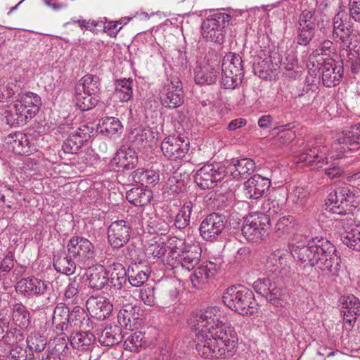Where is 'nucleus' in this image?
Masks as SVG:
<instances>
[{"label": "nucleus", "mask_w": 360, "mask_h": 360, "mask_svg": "<svg viewBox=\"0 0 360 360\" xmlns=\"http://www.w3.org/2000/svg\"><path fill=\"white\" fill-rule=\"evenodd\" d=\"M15 104L13 108L9 110H4L1 113V120L11 127H18L25 125L30 118L27 115Z\"/></svg>", "instance_id": "obj_29"}, {"label": "nucleus", "mask_w": 360, "mask_h": 360, "mask_svg": "<svg viewBox=\"0 0 360 360\" xmlns=\"http://www.w3.org/2000/svg\"><path fill=\"white\" fill-rule=\"evenodd\" d=\"M266 268L271 273L272 278L278 281L289 278L292 273L289 261L282 255L278 258L276 255L270 257L266 261Z\"/></svg>", "instance_id": "obj_20"}, {"label": "nucleus", "mask_w": 360, "mask_h": 360, "mask_svg": "<svg viewBox=\"0 0 360 360\" xmlns=\"http://www.w3.org/2000/svg\"><path fill=\"white\" fill-rule=\"evenodd\" d=\"M150 233L166 234L169 230V224L161 218H150L148 224Z\"/></svg>", "instance_id": "obj_54"}, {"label": "nucleus", "mask_w": 360, "mask_h": 360, "mask_svg": "<svg viewBox=\"0 0 360 360\" xmlns=\"http://www.w3.org/2000/svg\"><path fill=\"white\" fill-rule=\"evenodd\" d=\"M193 206L191 201L185 202L176 214L172 226L181 231L185 230L190 225Z\"/></svg>", "instance_id": "obj_37"}, {"label": "nucleus", "mask_w": 360, "mask_h": 360, "mask_svg": "<svg viewBox=\"0 0 360 360\" xmlns=\"http://www.w3.org/2000/svg\"><path fill=\"white\" fill-rule=\"evenodd\" d=\"M153 138V131L150 128L141 129L134 136V145L137 147H142L143 142H148L149 139Z\"/></svg>", "instance_id": "obj_61"}, {"label": "nucleus", "mask_w": 360, "mask_h": 360, "mask_svg": "<svg viewBox=\"0 0 360 360\" xmlns=\"http://www.w3.org/2000/svg\"><path fill=\"white\" fill-rule=\"evenodd\" d=\"M153 191L147 186L133 187L126 192V199L136 207H142L150 202Z\"/></svg>", "instance_id": "obj_30"}, {"label": "nucleus", "mask_w": 360, "mask_h": 360, "mask_svg": "<svg viewBox=\"0 0 360 360\" xmlns=\"http://www.w3.org/2000/svg\"><path fill=\"white\" fill-rule=\"evenodd\" d=\"M20 103L16 105L24 112V114L27 115L30 118H33L39 110L41 105V97L36 93L27 91L19 94Z\"/></svg>", "instance_id": "obj_25"}, {"label": "nucleus", "mask_w": 360, "mask_h": 360, "mask_svg": "<svg viewBox=\"0 0 360 360\" xmlns=\"http://www.w3.org/2000/svg\"><path fill=\"white\" fill-rule=\"evenodd\" d=\"M221 56V54L214 50L209 51L207 57L208 60H211V63L200 67V70L195 72V81L197 84L202 86L215 83L219 72V64Z\"/></svg>", "instance_id": "obj_16"}, {"label": "nucleus", "mask_w": 360, "mask_h": 360, "mask_svg": "<svg viewBox=\"0 0 360 360\" xmlns=\"http://www.w3.org/2000/svg\"><path fill=\"white\" fill-rule=\"evenodd\" d=\"M269 57L263 58L261 56L254 57L252 63V71L255 75L261 78H264L268 75V71L271 70Z\"/></svg>", "instance_id": "obj_50"}, {"label": "nucleus", "mask_w": 360, "mask_h": 360, "mask_svg": "<svg viewBox=\"0 0 360 360\" xmlns=\"http://www.w3.org/2000/svg\"><path fill=\"white\" fill-rule=\"evenodd\" d=\"M149 274L148 266L135 263L128 268L127 281L132 286L139 287L148 280Z\"/></svg>", "instance_id": "obj_35"}, {"label": "nucleus", "mask_w": 360, "mask_h": 360, "mask_svg": "<svg viewBox=\"0 0 360 360\" xmlns=\"http://www.w3.org/2000/svg\"><path fill=\"white\" fill-rule=\"evenodd\" d=\"M341 303L343 320L353 327L357 316L360 315V300L354 295H348L341 297Z\"/></svg>", "instance_id": "obj_24"}, {"label": "nucleus", "mask_w": 360, "mask_h": 360, "mask_svg": "<svg viewBox=\"0 0 360 360\" xmlns=\"http://www.w3.org/2000/svg\"><path fill=\"white\" fill-rule=\"evenodd\" d=\"M77 25L82 30H88L94 34H98L101 32V30L98 27H101V21L99 20L94 19H70L66 25Z\"/></svg>", "instance_id": "obj_49"}, {"label": "nucleus", "mask_w": 360, "mask_h": 360, "mask_svg": "<svg viewBox=\"0 0 360 360\" xmlns=\"http://www.w3.org/2000/svg\"><path fill=\"white\" fill-rule=\"evenodd\" d=\"M139 310V309L131 303L123 304L122 308L117 314L118 323L122 326L127 327L128 324L131 323V319L134 321L138 319L136 315H138L137 311Z\"/></svg>", "instance_id": "obj_45"}, {"label": "nucleus", "mask_w": 360, "mask_h": 360, "mask_svg": "<svg viewBox=\"0 0 360 360\" xmlns=\"http://www.w3.org/2000/svg\"><path fill=\"white\" fill-rule=\"evenodd\" d=\"M53 344V347L50 348V346H49V350L51 351V354L61 357L63 359L69 352L67 341L64 338H58L54 340Z\"/></svg>", "instance_id": "obj_55"}, {"label": "nucleus", "mask_w": 360, "mask_h": 360, "mask_svg": "<svg viewBox=\"0 0 360 360\" xmlns=\"http://www.w3.org/2000/svg\"><path fill=\"white\" fill-rule=\"evenodd\" d=\"M181 172L179 168L172 176H170L166 183L165 190L169 195H179L186 191V183L181 179Z\"/></svg>", "instance_id": "obj_41"}, {"label": "nucleus", "mask_w": 360, "mask_h": 360, "mask_svg": "<svg viewBox=\"0 0 360 360\" xmlns=\"http://www.w3.org/2000/svg\"><path fill=\"white\" fill-rule=\"evenodd\" d=\"M317 21L314 11L304 10L302 12L297 27V41L299 45L305 46L309 44L314 38Z\"/></svg>", "instance_id": "obj_13"}, {"label": "nucleus", "mask_w": 360, "mask_h": 360, "mask_svg": "<svg viewBox=\"0 0 360 360\" xmlns=\"http://www.w3.org/2000/svg\"><path fill=\"white\" fill-rule=\"evenodd\" d=\"M354 193L349 186H340L329 193L326 200V210L338 216L352 215V203Z\"/></svg>", "instance_id": "obj_5"}, {"label": "nucleus", "mask_w": 360, "mask_h": 360, "mask_svg": "<svg viewBox=\"0 0 360 360\" xmlns=\"http://www.w3.org/2000/svg\"><path fill=\"white\" fill-rule=\"evenodd\" d=\"M198 342L196 350L199 355L205 359L226 358L231 355L232 350L236 346L234 337L228 336L226 340H221L217 337H211L210 334L205 333H196Z\"/></svg>", "instance_id": "obj_3"}, {"label": "nucleus", "mask_w": 360, "mask_h": 360, "mask_svg": "<svg viewBox=\"0 0 360 360\" xmlns=\"http://www.w3.org/2000/svg\"><path fill=\"white\" fill-rule=\"evenodd\" d=\"M12 319L15 325L26 329L31 323L30 313L21 302L16 303L13 307Z\"/></svg>", "instance_id": "obj_40"}, {"label": "nucleus", "mask_w": 360, "mask_h": 360, "mask_svg": "<svg viewBox=\"0 0 360 360\" xmlns=\"http://www.w3.org/2000/svg\"><path fill=\"white\" fill-rule=\"evenodd\" d=\"M290 250L293 258L301 262L302 269L315 266L324 276L338 275L341 258L335 247L326 238H312L307 244L292 243Z\"/></svg>", "instance_id": "obj_1"}, {"label": "nucleus", "mask_w": 360, "mask_h": 360, "mask_svg": "<svg viewBox=\"0 0 360 360\" xmlns=\"http://www.w3.org/2000/svg\"><path fill=\"white\" fill-rule=\"evenodd\" d=\"M259 208L261 210L258 209L254 212L257 214V219L249 221V241L253 243L260 242L267 237L269 217L281 211L278 202L274 200H267L266 203H262Z\"/></svg>", "instance_id": "obj_4"}, {"label": "nucleus", "mask_w": 360, "mask_h": 360, "mask_svg": "<svg viewBox=\"0 0 360 360\" xmlns=\"http://www.w3.org/2000/svg\"><path fill=\"white\" fill-rule=\"evenodd\" d=\"M70 282L65 288L64 295L68 299H71L77 295L82 288V279L77 276L70 278Z\"/></svg>", "instance_id": "obj_58"}, {"label": "nucleus", "mask_w": 360, "mask_h": 360, "mask_svg": "<svg viewBox=\"0 0 360 360\" xmlns=\"http://www.w3.org/2000/svg\"><path fill=\"white\" fill-rule=\"evenodd\" d=\"M307 196V191L300 186L296 187L291 194L293 202L299 206H303L305 204Z\"/></svg>", "instance_id": "obj_64"}, {"label": "nucleus", "mask_w": 360, "mask_h": 360, "mask_svg": "<svg viewBox=\"0 0 360 360\" xmlns=\"http://www.w3.org/2000/svg\"><path fill=\"white\" fill-rule=\"evenodd\" d=\"M189 146L188 139L178 134L166 137L161 143V150L166 158L176 160L186 155L189 150Z\"/></svg>", "instance_id": "obj_14"}, {"label": "nucleus", "mask_w": 360, "mask_h": 360, "mask_svg": "<svg viewBox=\"0 0 360 360\" xmlns=\"http://www.w3.org/2000/svg\"><path fill=\"white\" fill-rule=\"evenodd\" d=\"M226 224V220L224 215L212 212L200 223V235L206 241H214L222 233Z\"/></svg>", "instance_id": "obj_15"}, {"label": "nucleus", "mask_w": 360, "mask_h": 360, "mask_svg": "<svg viewBox=\"0 0 360 360\" xmlns=\"http://www.w3.org/2000/svg\"><path fill=\"white\" fill-rule=\"evenodd\" d=\"M107 274L103 266L90 269L88 276L89 288L100 290L108 284Z\"/></svg>", "instance_id": "obj_39"}, {"label": "nucleus", "mask_w": 360, "mask_h": 360, "mask_svg": "<svg viewBox=\"0 0 360 360\" xmlns=\"http://www.w3.org/2000/svg\"><path fill=\"white\" fill-rule=\"evenodd\" d=\"M221 72H224L229 75H234V77L243 79L245 70L243 68V61L239 55L236 53H226L222 59L221 66Z\"/></svg>", "instance_id": "obj_26"}, {"label": "nucleus", "mask_w": 360, "mask_h": 360, "mask_svg": "<svg viewBox=\"0 0 360 360\" xmlns=\"http://www.w3.org/2000/svg\"><path fill=\"white\" fill-rule=\"evenodd\" d=\"M70 344L74 349L81 352H88L93 349L96 337L88 330H82L70 336Z\"/></svg>", "instance_id": "obj_28"}, {"label": "nucleus", "mask_w": 360, "mask_h": 360, "mask_svg": "<svg viewBox=\"0 0 360 360\" xmlns=\"http://www.w3.org/2000/svg\"><path fill=\"white\" fill-rule=\"evenodd\" d=\"M222 319L220 308L209 307L193 312L188 319V324L196 333L210 334L211 337H217L226 340L228 336H232L227 333V326Z\"/></svg>", "instance_id": "obj_2"}, {"label": "nucleus", "mask_w": 360, "mask_h": 360, "mask_svg": "<svg viewBox=\"0 0 360 360\" xmlns=\"http://www.w3.org/2000/svg\"><path fill=\"white\" fill-rule=\"evenodd\" d=\"M234 166L235 170L232 172L233 177L246 179L248 177V160L246 158L239 160Z\"/></svg>", "instance_id": "obj_62"}, {"label": "nucleus", "mask_w": 360, "mask_h": 360, "mask_svg": "<svg viewBox=\"0 0 360 360\" xmlns=\"http://www.w3.org/2000/svg\"><path fill=\"white\" fill-rule=\"evenodd\" d=\"M360 148V127H353L339 134L331 144L330 154L335 159L342 158L347 151Z\"/></svg>", "instance_id": "obj_8"}, {"label": "nucleus", "mask_w": 360, "mask_h": 360, "mask_svg": "<svg viewBox=\"0 0 360 360\" xmlns=\"http://www.w3.org/2000/svg\"><path fill=\"white\" fill-rule=\"evenodd\" d=\"M138 162V156L134 149L127 146H122L111 160L112 165H115L118 169L125 170L134 169Z\"/></svg>", "instance_id": "obj_23"}, {"label": "nucleus", "mask_w": 360, "mask_h": 360, "mask_svg": "<svg viewBox=\"0 0 360 360\" xmlns=\"http://www.w3.org/2000/svg\"><path fill=\"white\" fill-rule=\"evenodd\" d=\"M172 255L171 262H168L172 269L181 267L190 271L199 263L201 250L198 245L185 244L179 251L174 252Z\"/></svg>", "instance_id": "obj_10"}, {"label": "nucleus", "mask_w": 360, "mask_h": 360, "mask_svg": "<svg viewBox=\"0 0 360 360\" xmlns=\"http://www.w3.org/2000/svg\"><path fill=\"white\" fill-rule=\"evenodd\" d=\"M131 226L124 220H117L108 228V241L113 249L123 247L130 238Z\"/></svg>", "instance_id": "obj_19"}, {"label": "nucleus", "mask_w": 360, "mask_h": 360, "mask_svg": "<svg viewBox=\"0 0 360 360\" xmlns=\"http://www.w3.org/2000/svg\"><path fill=\"white\" fill-rule=\"evenodd\" d=\"M10 355L13 360H35L33 352H30L27 347L20 345L13 346L10 351Z\"/></svg>", "instance_id": "obj_56"}, {"label": "nucleus", "mask_w": 360, "mask_h": 360, "mask_svg": "<svg viewBox=\"0 0 360 360\" xmlns=\"http://www.w3.org/2000/svg\"><path fill=\"white\" fill-rule=\"evenodd\" d=\"M270 184L268 178L263 177L259 174H255L249 178V199L261 198L265 191L269 190Z\"/></svg>", "instance_id": "obj_33"}, {"label": "nucleus", "mask_w": 360, "mask_h": 360, "mask_svg": "<svg viewBox=\"0 0 360 360\" xmlns=\"http://www.w3.org/2000/svg\"><path fill=\"white\" fill-rule=\"evenodd\" d=\"M70 326L78 327L82 330H91L94 328V322L84 308L75 306L70 311Z\"/></svg>", "instance_id": "obj_32"}, {"label": "nucleus", "mask_w": 360, "mask_h": 360, "mask_svg": "<svg viewBox=\"0 0 360 360\" xmlns=\"http://www.w3.org/2000/svg\"><path fill=\"white\" fill-rule=\"evenodd\" d=\"M49 283L46 281L34 276H28L18 281L15 289L18 294L29 298L44 295L49 290Z\"/></svg>", "instance_id": "obj_18"}, {"label": "nucleus", "mask_w": 360, "mask_h": 360, "mask_svg": "<svg viewBox=\"0 0 360 360\" xmlns=\"http://www.w3.org/2000/svg\"><path fill=\"white\" fill-rule=\"evenodd\" d=\"M344 72L342 63L334 60L325 61L322 66V82L326 87L339 84Z\"/></svg>", "instance_id": "obj_22"}, {"label": "nucleus", "mask_w": 360, "mask_h": 360, "mask_svg": "<svg viewBox=\"0 0 360 360\" xmlns=\"http://www.w3.org/2000/svg\"><path fill=\"white\" fill-rule=\"evenodd\" d=\"M75 89L77 91L100 96L102 91L101 79L97 75L87 74L82 77Z\"/></svg>", "instance_id": "obj_34"}, {"label": "nucleus", "mask_w": 360, "mask_h": 360, "mask_svg": "<svg viewBox=\"0 0 360 360\" xmlns=\"http://www.w3.org/2000/svg\"><path fill=\"white\" fill-rule=\"evenodd\" d=\"M101 27H98L101 30V32L107 33L108 35L110 37L115 38L120 30L122 28V27H120L118 30H115L118 25V22L108 20L106 18H103V20H101Z\"/></svg>", "instance_id": "obj_60"}, {"label": "nucleus", "mask_w": 360, "mask_h": 360, "mask_svg": "<svg viewBox=\"0 0 360 360\" xmlns=\"http://www.w3.org/2000/svg\"><path fill=\"white\" fill-rule=\"evenodd\" d=\"M12 140L10 144L15 153L20 155H29L30 150V142L29 136L22 132H15L8 136Z\"/></svg>", "instance_id": "obj_36"}, {"label": "nucleus", "mask_w": 360, "mask_h": 360, "mask_svg": "<svg viewBox=\"0 0 360 360\" xmlns=\"http://www.w3.org/2000/svg\"><path fill=\"white\" fill-rule=\"evenodd\" d=\"M70 311L68 306L59 303L54 309L52 322L57 331L63 332L70 326Z\"/></svg>", "instance_id": "obj_31"}, {"label": "nucleus", "mask_w": 360, "mask_h": 360, "mask_svg": "<svg viewBox=\"0 0 360 360\" xmlns=\"http://www.w3.org/2000/svg\"><path fill=\"white\" fill-rule=\"evenodd\" d=\"M146 343L145 333L141 331H136L131 333L125 340L123 347L125 350L132 352H137L139 349Z\"/></svg>", "instance_id": "obj_47"}, {"label": "nucleus", "mask_w": 360, "mask_h": 360, "mask_svg": "<svg viewBox=\"0 0 360 360\" xmlns=\"http://www.w3.org/2000/svg\"><path fill=\"white\" fill-rule=\"evenodd\" d=\"M105 269L110 287L121 289L126 284L128 271L122 264L114 262Z\"/></svg>", "instance_id": "obj_27"}, {"label": "nucleus", "mask_w": 360, "mask_h": 360, "mask_svg": "<svg viewBox=\"0 0 360 360\" xmlns=\"http://www.w3.org/2000/svg\"><path fill=\"white\" fill-rule=\"evenodd\" d=\"M326 159L325 151L320 150L317 147L309 148L297 157L298 162L308 163H324L327 162Z\"/></svg>", "instance_id": "obj_46"}, {"label": "nucleus", "mask_w": 360, "mask_h": 360, "mask_svg": "<svg viewBox=\"0 0 360 360\" xmlns=\"http://www.w3.org/2000/svg\"><path fill=\"white\" fill-rule=\"evenodd\" d=\"M227 174L226 167L221 162L207 164L200 168L194 175V181L202 189H211L221 181Z\"/></svg>", "instance_id": "obj_9"}, {"label": "nucleus", "mask_w": 360, "mask_h": 360, "mask_svg": "<svg viewBox=\"0 0 360 360\" xmlns=\"http://www.w3.org/2000/svg\"><path fill=\"white\" fill-rule=\"evenodd\" d=\"M213 274L211 273L210 269L207 266H201L194 270L193 273L191 275V281L195 286L196 281L198 283H205Z\"/></svg>", "instance_id": "obj_57"}, {"label": "nucleus", "mask_w": 360, "mask_h": 360, "mask_svg": "<svg viewBox=\"0 0 360 360\" xmlns=\"http://www.w3.org/2000/svg\"><path fill=\"white\" fill-rule=\"evenodd\" d=\"M86 307L91 317L98 321L109 318L113 309L112 304L103 297H90L86 301Z\"/></svg>", "instance_id": "obj_21"}, {"label": "nucleus", "mask_w": 360, "mask_h": 360, "mask_svg": "<svg viewBox=\"0 0 360 360\" xmlns=\"http://www.w3.org/2000/svg\"><path fill=\"white\" fill-rule=\"evenodd\" d=\"M223 302L238 314L248 315V288L243 285L228 288L222 297Z\"/></svg>", "instance_id": "obj_12"}, {"label": "nucleus", "mask_w": 360, "mask_h": 360, "mask_svg": "<svg viewBox=\"0 0 360 360\" xmlns=\"http://www.w3.org/2000/svg\"><path fill=\"white\" fill-rule=\"evenodd\" d=\"M98 126L100 127L101 132L105 131L109 135L121 134L123 131V126L120 121L119 119L114 117L101 118L99 120Z\"/></svg>", "instance_id": "obj_44"}, {"label": "nucleus", "mask_w": 360, "mask_h": 360, "mask_svg": "<svg viewBox=\"0 0 360 360\" xmlns=\"http://www.w3.org/2000/svg\"><path fill=\"white\" fill-rule=\"evenodd\" d=\"M231 15L225 13H217L203 20L202 35L206 41L222 44L225 40V23L229 22Z\"/></svg>", "instance_id": "obj_7"}, {"label": "nucleus", "mask_w": 360, "mask_h": 360, "mask_svg": "<svg viewBox=\"0 0 360 360\" xmlns=\"http://www.w3.org/2000/svg\"><path fill=\"white\" fill-rule=\"evenodd\" d=\"M294 219L292 217L284 216L278 219L276 224L275 231L278 237L289 234L294 229Z\"/></svg>", "instance_id": "obj_52"}, {"label": "nucleus", "mask_w": 360, "mask_h": 360, "mask_svg": "<svg viewBox=\"0 0 360 360\" xmlns=\"http://www.w3.org/2000/svg\"><path fill=\"white\" fill-rule=\"evenodd\" d=\"M160 99L162 105L169 109L176 108L184 103V92L179 77L167 79L160 91Z\"/></svg>", "instance_id": "obj_11"}, {"label": "nucleus", "mask_w": 360, "mask_h": 360, "mask_svg": "<svg viewBox=\"0 0 360 360\" xmlns=\"http://www.w3.org/2000/svg\"><path fill=\"white\" fill-rule=\"evenodd\" d=\"M100 96L77 91L75 89V101L76 105L82 110L86 111L94 108L98 103Z\"/></svg>", "instance_id": "obj_43"}, {"label": "nucleus", "mask_w": 360, "mask_h": 360, "mask_svg": "<svg viewBox=\"0 0 360 360\" xmlns=\"http://www.w3.org/2000/svg\"><path fill=\"white\" fill-rule=\"evenodd\" d=\"M335 220H340L345 233L342 236L341 240L350 249L360 251V222L356 223L353 215L348 214L344 219L335 217Z\"/></svg>", "instance_id": "obj_17"}, {"label": "nucleus", "mask_w": 360, "mask_h": 360, "mask_svg": "<svg viewBox=\"0 0 360 360\" xmlns=\"http://www.w3.org/2000/svg\"><path fill=\"white\" fill-rule=\"evenodd\" d=\"M281 288L277 287L274 283H271L269 290H268L265 297L274 306L280 307L283 304V301L281 299Z\"/></svg>", "instance_id": "obj_59"}, {"label": "nucleus", "mask_w": 360, "mask_h": 360, "mask_svg": "<svg viewBox=\"0 0 360 360\" xmlns=\"http://www.w3.org/2000/svg\"><path fill=\"white\" fill-rule=\"evenodd\" d=\"M271 281L270 278H263L258 279L257 281L254 282L252 284V288L259 295L265 297L268 290H269V287H271Z\"/></svg>", "instance_id": "obj_63"}, {"label": "nucleus", "mask_w": 360, "mask_h": 360, "mask_svg": "<svg viewBox=\"0 0 360 360\" xmlns=\"http://www.w3.org/2000/svg\"><path fill=\"white\" fill-rule=\"evenodd\" d=\"M27 345L30 352L34 351L37 353L42 352L46 345V338L37 334L32 335L27 338Z\"/></svg>", "instance_id": "obj_53"}, {"label": "nucleus", "mask_w": 360, "mask_h": 360, "mask_svg": "<svg viewBox=\"0 0 360 360\" xmlns=\"http://www.w3.org/2000/svg\"><path fill=\"white\" fill-rule=\"evenodd\" d=\"M122 338L123 336L120 330L116 332L115 330H112V327H110L103 330L101 336L98 338V341L101 345L112 347L120 343Z\"/></svg>", "instance_id": "obj_48"}, {"label": "nucleus", "mask_w": 360, "mask_h": 360, "mask_svg": "<svg viewBox=\"0 0 360 360\" xmlns=\"http://www.w3.org/2000/svg\"><path fill=\"white\" fill-rule=\"evenodd\" d=\"M115 93L122 102H127L133 96L134 80L131 78L116 79Z\"/></svg>", "instance_id": "obj_42"}, {"label": "nucleus", "mask_w": 360, "mask_h": 360, "mask_svg": "<svg viewBox=\"0 0 360 360\" xmlns=\"http://www.w3.org/2000/svg\"><path fill=\"white\" fill-rule=\"evenodd\" d=\"M67 250L81 267L92 265L96 250L94 245L83 236H72L68 242Z\"/></svg>", "instance_id": "obj_6"}, {"label": "nucleus", "mask_w": 360, "mask_h": 360, "mask_svg": "<svg viewBox=\"0 0 360 360\" xmlns=\"http://www.w3.org/2000/svg\"><path fill=\"white\" fill-rule=\"evenodd\" d=\"M77 262L73 257L68 255H58L54 257L53 266L57 272L65 275L73 274L76 271Z\"/></svg>", "instance_id": "obj_38"}, {"label": "nucleus", "mask_w": 360, "mask_h": 360, "mask_svg": "<svg viewBox=\"0 0 360 360\" xmlns=\"http://www.w3.org/2000/svg\"><path fill=\"white\" fill-rule=\"evenodd\" d=\"M352 30L350 25L333 30L332 39L341 44V46L345 48H350L352 44L351 39Z\"/></svg>", "instance_id": "obj_51"}]
</instances>
